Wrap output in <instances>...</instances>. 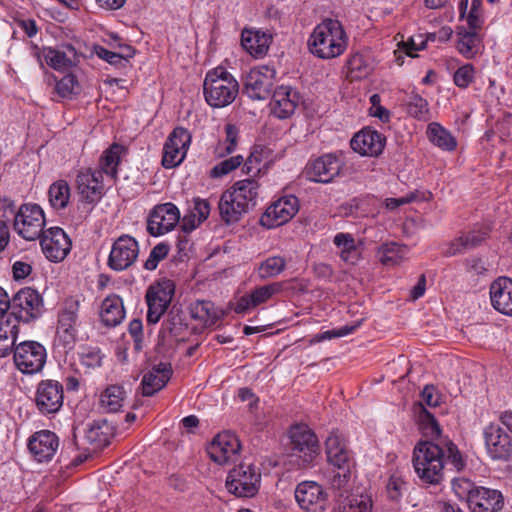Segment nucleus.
<instances>
[{
  "label": "nucleus",
  "mask_w": 512,
  "mask_h": 512,
  "mask_svg": "<svg viewBox=\"0 0 512 512\" xmlns=\"http://www.w3.org/2000/svg\"><path fill=\"white\" fill-rule=\"evenodd\" d=\"M190 315L205 327H212L225 316V311L218 309L211 301L197 300L190 305Z\"/></svg>",
  "instance_id": "c85d7f7f"
},
{
  "label": "nucleus",
  "mask_w": 512,
  "mask_h": 512,
  "mask_svg": "<svg viewBox=\"0 0 512 512\" xmlns=\"http://www.w3.org/2000/svg\"><path fill=\"white\" fill-rule=\"evenodd\" d=\"M407 247L396 242L383 244L378 250L380 262L385 266L400 264L407 254Z\"/></svg>",
  "instance_id": "a19ab883"
},
{
  "label": "nucleus",
  "mask_w": 512,
  "mask_h": 512,
  "mask_svg": "<svg viewBox=\"0 0 512 512\" xmlns=\"http://www.w3.org/2000/svg\"><path fill=\"white\" fill-rule=\"evenodd\" d=\"M203 92L206 102L211 107L222 108L235 100L239 92V84L229 72L218 67L206 74Z\"/></svg>",
  "instance_id": "20e7f679"
},
{
  "label": "nucleus",
  "mask_w": 512,
  "mask_h": 512,
  "mask_svg": "<svg viewBox=\"0 0 512 512\" xmlns=\"http://www.w3.org/2000/svg\"><path fill=\"white\" fill-rule=\"evenodd\" d=\"M295 498L307 512H324L328 505L327 493L314 481L299 483L295 489Z\"/></svg>",
  "instance_id": "2eb2a0df"
},
{
  "label": "nucleus",
  "mask_w": 512,
  "mask_h": 512,
  "mask_svg": "<svg viewBox=\"0 0 512 512\" xmlns=\"http://www.w3.org/2000/svg\"><path fill=\"white\" fill-rule=\"evenodd\" d=\"M76 84V77L73 74H67L57 82L55 90L60 97L69 98L74 93Z\"/></svg>",
  "instance_id": "680f3d73"
},
{
  "label": "nucleus",
  "mask_w": 512,
  "mask_h": 512,
  "mask_svg": "<svg viewBox=\"0 0 512 512\" xmlns=\"http://www.w3.org/2000/svg\"><path fill=\"white\" fill-rule=\"evenodd\" d=\"M258 189V182L253 178H249L235 182L233 186L226 191L230 192L237 201L250 210L256 205Z\"/></svg>",
  "instance_id": "7c9ffc66"
},
{
  "label": "nucleus",
  "mask_w": 512,
  "mask_h": 512,
  "mask_svg": "<svg viewBox=\"0 0 512 512\" xmlns=\"http://www.w3.org/2000/svg\"><path fill=\"white\" fill-rule=\"evenodd\" d=\"M484 439L487 452L492 459L503 461L509 459L512 454V442L500 426L488 425L484 429Z\"/></svg>",
  "instance_id": "6ab92c4d"
},
{
  "label": "nucleus",
  "mask_w": 512,
  "mask_h": 512,
  "mask_svg": "<svg viewBox=\"0 0 512 512\" xmlns=\"http://www.w3.org/2000/svg\"><path fill=\"white\" fill-rule=\"evenodd\" d=\"M503 505L504 499L499 491L480 486L472 493L468 502L472 512H498Z\"/></svg>",
  "instance_id": "b1692460"
},
{
  "label": "nucleus",
  "mask_w": 512,
  "mask_h": 512,
  "mask_svg": "<svg viewBox=\"0 0 512 512\" xmlns=\"http://www.w3.org/2000/svg\"><path fill=\"white\" fill-rule=\"evenodd\" d=\"M49 202L54 209H64L70 199V187L65 180L54 182L48 191Z\"/></svg>",
  "instance_id": "37998d69"
},
{
  "label": "nucleus",
  "mask_w": 512,
  "mask_h": 512,
  "mask_svg": "<svg viewBox=\"0 0 512 512\" xmlns=\"http://www.w3.org/2000/svg\"><path fill=\"white\" fill-rule=\"evenodd\" d=\"M122 150V146L119 144H113L109 149H107L100 160V165L102 170L106 174H110L114 176L116 174V167L120 161V153Z\"/></svg>",
  "instance_id": "8fccbe9b"
},
{
  "label": "nucleus",
  "mask_w": 512,
  "mask_h": 512,
  "mask_svg": "<svg viewBox=\"0 0 512 512\" xmlns=\"http://www.w3.org/2000/svg\"><path fill=\"white\" fill-rule=\"evenodd\" d=\"M113 436V427L107 420L94 421L86 432V439L96 449L106 447Z\"/></svg>",
  "instance_id": "4c0bfd02"
},
{
  "label": "nucleus",
  "mask_w": 512,
  "mask_h": 512,
  "mask_svg": "<svg viewBox=\"0 0 512 512\" xmlns=\"http://www.w3.org/2000/svg\"><path fill=\"white\" fill-rule=\"evenodd\" d=\"M59 446L57 435L50 430L35 432L28 442L29 451L38 462H46L52 459Z\"/></svg>",
  "instance_id": "412c9836"
},
{
  "label": "nucleus",
  "mask_w": 512,
  "mask_h": 512,
  "mask_svg": "<svg viewBox=\"0 0 512 512\" xmlns=\"http://www.w3.org/2000/svg\"><path fill=\"white\" fill-rule=\"evenodd\" d=\"M172 374L173 369L170 363L160 362L153 365L142 378V394L147 397L153 396L166 386Z\"/></svg>",
  "instance_id": "5701e85b"
},
{
  "label": "nucleus",
  "mask_w": 512,
  "mask_h": 512,
  "mask_svg": "<svg viewBox=\"0 0 512 512\" xmlns=\"http://www.w3.org/2000/svg\"><path fill=\"white\" fill-rule=\"evenodd\" d=\"M138 254V242L130 235H121L112 245L107 264L114 271H123L134 264Z\"/></svg>",
  "instance_id": "4468645a"
},
{
  "label": "nucleus",
  "mask_w": 512,
  "mask_h": 512,
  "mask_svg": "<svg viewBox=\"0 0 512 512\" xmlns=\"http://www.w3.org/2000/svg\"><path fill=\"white\" fill-rule=\"evenodd\" d=\"M457 50L466 59H473L480 51L481 38L476 30L467 31L464 27L457 28Z\"/></svg>",
  "instance_id": "e433bc0d"
},
{
  "label": "nucleus",
  "mask_w": 512,
  "mask_h": 512,
  "mask_svg": "<svg viewBox=\"0 0 512 512\" xmlns=\"http://www.w3.org/2000/svg\"><path fill=\"white\" fill-rule=\"evenodd\" d=\"M79 308L80 301L70 297L64 301L59 312L57 337L65 347L71 348L75 343Z\"/></svg>",
  "instance_id": "ddd939ff"
},
{
  "label": "nucleus",
  "mask_w": 512,
  "mask_h": 512,
  "mask_svg": "<svg viewBox=\"0 0 512 512\" xmlns=\"http://www.w3.org/2000/svg\"><path fill=\"white\" fill-rule=\"evenodd\" d=\"M20 321V319L10 312L5 320L0 321V337H8L10 339L17 340Z\"/></svg>",
  "instance_id": "13d9d810"
},
{
  "label": "nucleus",
  "mask_w": 512,
  "mask_h": 512,
  "mask_svg": "<svg viewBox=\"0 0 512 512\" xmlns=\"http://www.w3.org/2000/svg\"><path fill=\"white\" fill-rule=\"evenodd\" d=\"M221 220L227 225L238 222L242 215L249 211L242 203L237 201L230 192L225 191L218 203Z\"/></svg>",
  "instance_id": "473e14b6"
},
{
  "label": "nucleus",
  "mask_w": 512,
  "mask_h": 512,
  "mask_svg": "<svg viewBox=\"0 0 512 512\" xmlns=\"http://www.w3.org/2000/svg\"><path fill=\"white\" fill-rule=\"evenodd\" d=\"M185 319V315L180 309L172 307L162 323L160 332L162 337L177 338L181 336L187 329Z\"/></svg>",
  "instance_id": "58836bf2"
},
{
  "label": "nucleus",
  "mask_w": 512,
  "mask_h": 512,
  "mask_svg": "<svg viewBox=\"0 0 512 512\" xmlns=\"http://www.w3.org/2000/svg\"><path fill=\"white\" fill-rule=\"evenodd\" d=\"M35 403L42 414H53L63 405V385L55 380H42L37 387Z\"/></svg>",
  "instance_id": "a211bd4d"
},
{
  "label": "nucleus",
  "mask_w": 512,
  "mask_h": 512,
  "mask_svg": "<svg viewBox=\"0 0 512 512\" xmlns=\"http://www.w3.org/2000/svg\"><path fill=\"white\" fill-rule=\"evenodd\" d=\"M430 141L444 150H453L456 147L454 137L438 123H430L427 130Z\"/></svg>",
  "instance_id": "79ce46f5"
},
{
  "label": "nucleus",
  "mask_w": 512,
  "mask_h": 512,
  "mask_svg": "<svg viewBox=\"0 0 512 512\" xmlns=\"http://www.w3.org/2000/svg\"><path fill=\"white\" fill-rule=\"evenodd\" d=\"M333 243L340 249L339 256L344 262L355 265L361 259V251L351 234L337 233Z\"/></svg>",
  "instance_id": "c9c22d12"
},
{
  "label": "nucleus",
  "mask_w": 512,
  "mask_h": 512,
  "mask_svg": "<svg viewBox=\"0 0 512 512\" xmlns=\"http://www.w3.org/2000/svg\"><path fill=\"white\" fill-rule=\"evenodd\" d=\"M351 147L361 155L378 156L384 148V138L377 131L362 130L351 139Z\"/></svg>",
  "instance_id": "bb28decb"
},
{
  "label": "nucleus",
  "mask_w": 512,
  "mask_h": 512,
  "mask_svg": "<svg viewBox=\"0 0 512 512\" xmlns=\"http://www.w3.org/2000/svg\"><path fill=\"white\" fill-rule=\"evenodd\" d=\"M13 358L21 372L33 374L42 370L46 362V349L36 341H23L15 346Z\"/></svg>",
  "instance_id": "9b49d317"
},
{
  "label": "nucleus",
  "mask_w": 512,
  "mask_h": 512,
  "mask_svg": "<svg viewBox=\"0 0 512 512\" xmlns=\"http://www.w3.org/2000/svg\"><path fill=\"white\" fill-rule=\"evenodd\" d=\"M276 76L274 67L264 65L254 68L245 78L243 92L252 100H265L272 93Z\"/></svg>",
  "instance_id": "1a4fd4ad"
},
{
  "label": "nucleus",
  "mask_w": 512,
  "mask_h": 512,
  "mask_svg": "<svg viewBox=\"0 0 512 512\" xmlns=\"http://www.w3.org/2000/svg\"><path fill=\"white\" fill-rule=\"evenodd\" d=\"M194 205L190 212L192 213L193 219H198V223H202L206 220L210 214V203L208 200L196 198L194 199Z\"/></svg>",
  "instance_id": "69168bd1"
},
{
  "label": "nucleus",
  "mask_w": 512,
  "mask_h": 512,
  "mask_svg": "<svg viewBox=\"0 0 512 512\" xmlns=\"http://www.w3.org/2000/svg\"><path fill=\"white\" fill-rule=\"evenodd\" d=\"M415 413L417 415L420 430L422 431L425 437L429 438L424 442H430L432 444H440V441L447 442L446 444L448 447V461L451 463V466L455 470H463L466 466V462L461 452L459 451L457 445L454 444L453 441L448 438V436L442 435V431L437 420L424 407L423 403L417 404Z\"/></svg>",
  "instance_id": "39448f33"
},
{
  "label": "nucleus",
  "mask_w": 512,
  "mask_h": 512,
  "mask_svg": "<svg viewBox=\"0 0 512 512\" xmlns=\"http://www.w3.org/2000/svg\"><path fill=\"white\" fill-rule=\"evenodd\" d=\"M180 220L178 208L172 203L154 207L147 220V231L152 236H160L171 231Z\"/></svg>",
  "instance_id": "dca6fc26"
},
{
  "label": "nucleus",
  "mask_w": 512,
  "mask_h": 512,
  "mask_svg": "<svg viewBox=\"0 0 512 512\" xmlns=\"http://www.w3.org/2000/svg\"><path fill=\"white\" fill-rule=\"evenodd\" d=\"M268 157V150L266 147L262 145H255L248 156L246 162L243 166V171L246 174H257L260 172L261 168L259 165L261 162Z\"/></svg>",
  "instance_id": "09e8293b"
},
{
  "label": "nucleus",
  "mask_w": 512,
  "mask_h": 512,
  "mask_svg": "<svg viewBox=\"0 0 512 512\" xmlns=\"http://www.w3.org/2000/svg\"><path fill=\"white\" fill-rule=\"evenodd\" d=\"M447 442L440 444L419 442L413 450V466L418 477L429 484H438L442 481L445 464L448 461Z\"/></svg>",
  "instance_id": "f257e3e1"
},
{
  "label": "nucleus",
  "mask_w": 512,
  "mask_h": 512,
  "mask_svg": "<svg viewBox=\"0 0 512 512\" xmlns=\"http://www.w3.org/2000/svg\"><path fill=\"white\" fill-rule=\"evenodd\" d=\"M103 175L102 171H80L76 178V184L82 198L93 203L101 198Z\"/></svg>",
  "instance_id": "a878e982"
},
{
  "label": "nucleus",
  "mask_w": 512,
  "mask_h": 512,
  "mask_svg": "<svg viewBox=\"0 0 512 512\" xmlns=\"http://www.w3.org/2000/svg\"><path fill=\"white\" fill-rule=\"evenodd\" d=\"M2 207V217L7 221L12 217L14 219V229L19 236L28 241L39 238L44 230L45 217L41 207L37 204H24L17 212L10 203H0Z\"/></svg>",
  "instance_id": "7ed1b4c3"
},
{
  "label": "nucleus",
  "mask_w": 512,
  "mask_h": 512,
  "mask_svg": "<svg viewBox=\"0 0 512 512\" xmlns=\"http://www.w3.org/2000/svg\"><path fill=\"white\" fill-rule=\"evenodd\" d=\"M407 490V484L398 476H391L387 483V495L391 501L398 502Z\"/></svg>",
  "instance_id": "bf43d9fd"
},
{
  "label": "nucleus",
  "mask_w": 512,
  "mask_h": 512,
  "mask_svg": "<svg viewBox=\"0 0 512 512\" xmlns=\"http://www.w3.org/2000/svg\"><path fill=\"white\" fill-rule=\"evenodd\" d=\"M83 365L88 368H95L101 365L102 356L99 349H87L80 355Z\"/></svg>",
  "instance_id": "338daca9"
},
{
  "label": "nucleus",
  "mask_w": 512,
  "mask_h": 512,
  "mask_svg": "<svg viewBox=\"0 0 512 512\" xmlns=\"http://www.w3.org/2000/svg\"><path fill=\"white\" fill-rule=\"evenodd\" d=\"M300 99V94L292 87L279 86L272 94L271 111L277 118L286 119L295 112Z\"/></svg>",
  "instance_id": "4be33fe9"
},
{
  "label": "nucleus",
  "mask_w": 512,
  "mask_h": 512,
  "mask_svg": "<svg viewBox=\"0 0 512 512\" xmlns=\"http://www.w3.org/2000/svg\"><path fill=\"white\" fill-rule=\"evenodd\" d=\"M271 42V34L262 31L243 30L241 35L243 48L255 57L265 55Z\"/></svg>",
  "instance_id": "c756f323"
},
{
  "label": "nucleus",
  "mask_w": 512,
  "mask_h": 512,
  "mask_svg": "<svg viewBox=\"0 0 512 512\" xmlns=\"http://www.w3.org/2000/svg\"><path fill=\"white\" fill-rule=\"evenodd\" d=\"M356 327L357 326L345 325L339 329L328 330L323 333L315 335L311 342L317 343L324 340H330L335 337H343L352 333L356 329Z\"/></svg>",
  "instance_id": "e2e57ef3"
},
{
  "label": "nucleus",
  "mask_w": 512,
  "mask_h": 512,
  "mask_svg": "<svg viewBox=\"0 0 512 512\" xmlns=\"http://www.w3.org/2000/svg\"><path fill=\"white\" fill-rule=\"evenodd\" d=\"M346 46L347 37L342 25L332 19H326L317 25L308 40L309 51L321 59L340 56Z\"/></svg>",
  "instance_id": "f03ea898"
},
{
  "label": "nucleus",
  "mask_w": 512,
  "mask_h": 512,
  "mask_svg": "<svg viewBox=\"0 0 512 512\" xmlns=\"http://www.w3.org/2000/svg\"><path fill=\"white\" fill-rule=\"evenodd\" d=\"M124 390L121 386L111 385L101 394V407L107 412H117L123 405Z\"/></svg>",
  "instance_id": "c03bdc74"
},
{
  "label": "nucleus",
  "mask_w": 512,
  "mask_h": 512,
  "mask_svg": "<svg viewBox=\"0 0 512 512\" xmlns=\"http://www.w3.org/2000/svg\"><path fill=\"white\" fill-rule=\"evenodd\" d=\"M348 77L352 80L368 76L372 70L369 60L360 53H355L347 61Z\"/></svg>",
  "instance_id": "a18cd8bd"
},
{
  "label": "nucleus",
  "mask_w": 512,
  "mask_h": 512,
  "mask_svg": "<svg viewBox=\"0 0 512 512\" xmlns=\"http://www.w3.org/2000/svg\"><path fill=\"white\" fill-rule=\"evenodd\" d=\"M100 317L107 327L119 325L125 317L122 299L118 295L107 296L102 302Z\"/></svg>",
  "instance_id": "2f4dec72"
},
{
  "label": "nucleus",
  "mask_w": 512,
  "mask_h": 512,
  "mask_svg": "<svg viewBox=\"0 0 512 512\" xmlns=\"http://www.w3.org/2000/svg\"><path fill=\"white\" fill-rule=\"evenodd\" d=\"M95 52L100 59L107 61L111 65L116 67H124L126 65L123 61V56H120L118 52L110 51L101 46H96Z\"/></svg>",
  "instance_id": "0e129e2a"
},
{
  "label": "nucleus",
  "mask_w": 512,
  "mask_h": 512,
  "mask_svg": "<svg viewBox=\"0 0 512 512\" xmlns=\"http://www.w3.org/2000/svg\"><path fill=\"white\" fill-rule=\"evenodd\" d=\"M299 210V200L293 195L274 201L263 213L259 223L267 229L276 228L289 222Z\"/></svg>",
  "instance_id": "f8f14e48"
},
{
  "label": "nucleus",
  "mask_w": 512,
  "mask_h": 512,
  "mask_svg": "<svg viewBox=\"0 0 512 512\" xmlns=\"http://www.w3.org/2000/svg\"><path fill=\"white\" fill-rule=\"evenodd\" d=\"M40 245L45 256L53 261H62L71 249V241L63 229L51 227L40 236Z\"/></svg>",
  "instance_id": "f3484780"
},
{
  "label": "nucleus",
  "mask_w": 512,
  "mask_h": 512,
  "mask_svg": "<svg viewBox=\"0 0 512 512\" xmlns=\"http://www.w3.org/2000/svg\"><path fill=\"white\" fill-rule=\"evenodd\" d=\"M187 151L164 145L162 165L165 168H174L178 166L185 158Z\"/></svg>",
  "instance_id": "6e6d98bb"
},
{
  "label": "nucleus",
  "mask_w": 512,
  "mask_h": 512,
  "mask_svg": "<svg viewBox=\"0 0 512 512\" xmlns=\"http://www.w3.org/2000/svg\"><path fill=\"white\" fill-rule=\"evenodd\" d=\"M292 450L303 452L304 456L312 458L318 448L316 435L305 426H296L290 433Z\"/></svg>",
  "instance_id": "cd10ccee"
},
{
  "label": "nucleus",
  "mask_w": 512,
  "mask_h": 512,
  "mask_svg": "<svg viewBox=\"0 0 512 512\" xmlns=\"http://www.w3.org/2000/svg\"><path fill=\"white\" fill-rule=\"evenodd\" d=\"M474 67L472 64H465L454 73V83L460 88H466L473 81Z\"/></svg>",
  "instance_id": "052dcab7"
},
{
  "label": "nucleus",
  "mask_w": 512,
  "mask_h": 512,
  "mask_svg": "<svg viewBox=\"0 0 512 512\" xmlns=\"http://www.w3.org/2000/svg\"><path fill=\"white\" fill-rule=\"evenodd\" d=\"M243 160L244 159L241 155L232 156L228 159H225L211 169L210 176L213 178H220L225 176L238 168L242 164Z\"/></svg>",
  "instance_id": "864d4df0"
},
{
  "label": "nucleus",
  "mask_w": 512,
  "mask_h": 512,
  "mask_svg": "<svg viewBox=\"0 0 512 512\" xmlns=\"http://www.w3.org/2000/svg\"><path fill=\"white\" fill-rule=\"evenodd\" d=\"M261 474L252 464L241 463L231 469L226 479L229 493L237 497H253L260 487Z\"/></svg>",
  "instance_id": "423d86ee"
},
{
  "label": "nucleus",
  "mask_w": 512,
  "mask_h": 512,
  "mask_svg": "<svg viewBox=\"0 0 512 512\" xmlns=\"http://www.w3.org/2000/svg\"><path fill=\"white\" fill-rule=\"evenodd\" d=\"M491 304L498 312L512 316V279L499 277L490 285Z\"/></svg>",
  "instance_id": "393cba45"
},
{
  "label": "nucleus",
  "mask_w": 512,
  "mask_h": 512,
  "mask_svg": "<svg viewBox=\"0 0 512 512\" xmlns=\"http://www.w3.org/2000/svg\"><path fill=\"white\" fill-rule=\"evenodd\" d=\"M287 266V261L282 256H271L261 261L256 268V276L260 281L275 278L280 275Z\"/></svg>",
  "instance_id": "ea45409f"
},
{
  "label": "nucleus",
  "mask_w": 512,
  "mask_h": 512,
  "mask_svg": "<svg viewBox=\"0 0 512 512\" xmlns=\"http://www.w3.org/2000/svg\"><path fill=\"white\" fill-rule=\"evenodd\" d=\"M128 331L134 340V347L137 351L142 348L143 324L138 318L129 323Z\"/></svg>",
  "instance_id": "774afa93"
},
{
  "label": "nucleus",
  "mask_w": 512,
  "mask_h": 512,
  "mask_svg": "<svg viewBox=\"0 0 512 512\" xmlns=\"http://www.w3.org/2000/svg\"><path fill=\"white\" fill-rule=\"evenodd\" d=\"M372 499L368 495H351L341 506L340 512H371Z\"/></svg>",
  "instance_id": "49530a36"
},
{
  "label": "nucleus",
  "mask_w": 512,
  "mask_h": 512,
  "mask_svg": "<svg viewBox=\"0 0 512 512\" xmlns=\"http://www.w3.org/2000/svg\"><path fill=\"white\" fill-rule=\"evenodd\" d=\"M169 252V245L165 243H159L152 248L148 259L144 263V268L149 271H153L157 268L159 262L166 258Z\"/></svg>",
  "instance_id": "4d7b16f0"
},
{
  "label": "nucleus",
  "mask_w": 512,
  "mask_h": 512,
  "mask_svg": "<svg viewBox=\"0 0 512 512\" xmlns=\"http://www.w3.org/2000/svg\"><path fill=\"white\" fill-rule=\"evenodd\" d=\"M408 113L419 120H426L429 113L428 102L418 94L410 96L407 103Z\"/></svg>",
  "instance_id": "3c124183"
},
{
  "label": "nucleus",
  "mask_w": 512,
  "mask_h": 512,
  "mask_svg": "<svg viewBox=\"0 0 512 512\" xmlns=\"http://www.w3.org/2000/svg\"><path fill=\"white\" fill-rule=\"evenodd\" d=\"M175 285L169 279H162L149 286L146 292L148 305L147 322L156 324L168 309L174 295Z\"/></svg>",
  "instance_id": "6e6552de"
},
{
  "label": "nucleus",
  "mask_w": 512,
  "mask_h": 512,
  "mask_svg": "<svg viewBox=\"0 0 512 512\" xmlns=\"http://www.w3.org/2000/svg\"><path fill=\"white\" fill-rule=\"evenodd\" d=\"M283 289V282H273L268 285L260 286L254 289L250 295L252 297V306H258L267 302L273 295L278 294Z\"/></svg>",
  "instance_id": "de8ad7c7"
},
{
  "label": "nucleus",
  "mask_w": 512,
  "mask_h": 512,
  "mask_svg": "<svg viewBox=\"0 0 512 512\" xmlns=\"http://www.w3.org/2000/svg\"><path fill=\"white\" fill-rule=\"evenodd\" d=\"M326 454L328 462L335 468H350L349 452L337 435H331L327 438Z\"/></svg>",
  "instance_id": "f704fd0d"
},
{
  "label": "nucleus",
  "mask_w": 512,
  "mask_h": 512,
  "mask_svg": "<svg viewBox=\"0 0 512 512\" xmlns=\"http://www.w3.org/2000/svg\"><path fill=\"white\" fill-rule=\"evenodd\" d=\"M343 165L340 156L335 153H328L309 161L304 173L311 182L327 184L341 174Z\"/></svg>",
  "instance_id": "9d476101"
},
{
  "label": "nucleus",
  "mask_w": 512,
  "mask_h": 512,
  "mask_svg": "<svg viewBox=\"0 0 512 512\" xmlns=\"http://www.w3.org/2000/svg\"><path fill=\"white\" fill-rule=\"evenodd\" d=\"M10 303L11 313L25 323L36 320L44 311L42 296L31 287L20 289L10 298Z\"/></svg>",
  "instance_id": "0eeeda50"
},
{
  "label": "nucleus",
  "mask_w": 512,
  "mask_h": 512,
  "mask_svg": "<svg viewBox=\"0 0 512 512\" xmlns=\"http://www.w3.org/2000/svg\"><path fill=\"white\" fill-rule=\"evenodd\" d=\"M65 51L53 48L43 49L42 57L47 65L55 70H66L76 63L77 53L73 46H65Z\"/></svg>",
  "instance_id": "72a5a7b5"
},
{
  "label": "nucleus",
  "mask_w": 512,
  "mask_h": 512,
  "mask_svg": "<svg viewBox=\"0 0 512 512\" xmlns=\"http://www.w3.org/2000/svg\"><path fill=\"white\" fill-rule=\"evenodd\" d=\"M478 486H476L471 480L460 477L455 478L452 481V489L455 493V495L461 499L465 500L467 503L472 497V493L477 489Z\"/></svg>",
  "instance_id": "603ef678"
},
{
  "label": "nucleus",
  "mask_w": 512,
  "mask_h": 512,
  "mask_svg": "<svg viewBox=\"0 0 512 512\" xmlns=\"http://www.w3.org/2000/svg\"><path fill=\"white\" fill-rule=\"evenodd\" d=\"M190 141V133L185 128L177 127L169 135L164 145H169L173 148H178L187 151Z\"/></svg>",
  "instance_id": "5fc2aeb1"
},
{
  "label": "nucleus",
  "mask_w": 512,
  "mask_h": 512,
  "mask_svg": "<svg viewBox=\"0 0 512 512\" xmlns=\"http://www.w3.org/2000/svg\"><path fill=\"white\" fill-rule=\"evenodd\" d=\"M241 448L237 436L229 431L219 433L207 447L212 461L220 465L227 463Z\"/></svg>",
  "instance_id": "aec40b11"
}]
</instances>
